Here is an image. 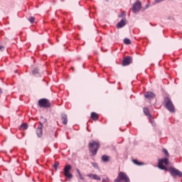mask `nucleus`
Masks as SVG:
<instances>
[{
	"instance_id": "obj_7",
	"label": "nucleus",
	"mask_w": 182,
	"mask_h": 182,
	"mask_svg": "<svg viewBox=\"0 0 182 182\" xmlns=\"http://www.w3.org/2000/svg\"><path fill=\"white\" fill-rule=\"evenodd\" d=\"M38 106L46 108L50 107V102H49V100L43 98L38 100Z\"/></svg>"
},
{
	"instance_id": "obj_31",
	"label": "nucleus",
	"mask_w": 182,
	"mask_h": 182,
	"mask_svg": "<svg viewBox=\"0 0 182 182\" xmlns=\"http://www.w3.org/2000/svg\"><path fill=\"white\" fill-rule=\"evenodd\" d=\"M124 15H126V12L123 11V12H122V15L121 16H124Z\"/></svg>"
},
{
	"instance_id": "obj_4",
	"label": "nucleus",
	"mask_w": 182,
	"mask_h": 182,
	"mask_svg": "<svg viewBox=\"0 0 182 182\" xmlns=\"http://www.w3.org/2000/svg\"><path fill=\"white\" fill-rule=\"evenodd\" d=\"M129 182L130 178H129V176H127V174L124 172H119L118 173L117 178L114 180V182Z\"/></svg>"
},
{
	"instance_id": "obj_33",
	"label": "nucleus",
	"mask_w": 182,
	"mask_h": 182,
	"mask_svg": "<svg viewBox=\"0 0 182 182\" xmlns=\"http://www.w3.org/2000/svg\"><path fill=\"white\" fill-rule=\"evenodd\" d=\"M106 2H109V0H105Z\"/></svg>"
},
{
	"instance_id": "obj_32",
	"label": "nucleus",
	"mask_w": 182,
	"mask_h": 182,
	"mask_svg": "<svg viewBox=\"0 0 182 182\" xmlns=\"http://www.w3.org/2000/svg\"><path fill=\"white\" fill-rule=\"evenodd\" d=\"M0 93H2V89L0 88Z\"/></svg>"
},
{
	"instance_id": "obj_11",
	"label": "nucleus",
	"mask_w": 182,
	"mask_h": 182,
	"mask_svg": "<svg viewBox=\"0 0 182 182\" xmlns=\"http://www.w3.org/2000/svg\"><path fill=\"white\" fill-rule=\"evenodd\" d=\"M144 97L146 99H149V100H151V99H154L155 95L154 93L151 92H147L145 95Z\"/></svg>"
},
{
	"instance_id": "obj_8",
	"label": "nucleus",
	"mask_w": 182,
	"mask_h": 182,
	"mask_svg": "<svg viewBox=\"0 0 182 182\" xmlns=\"http://www.w3.org/2000/svg\"><path fill=\"white\" fill-rule=\"evenodd\" d=\"M141 8V3L139 1H136L132 6V12L137 14Z\"/></svg>"
},
{
	"instance_id": "obj_13",
	"label": "nucleus",
	"mask_w": 182,
	"mask_h": 182,
	"mask_svg": "<svg viewBox=\"0 0 182 182\" xmlns=\"http://www.w3.org/2000/svg\"><path fill=\"white\" fill-rule=\"evenodd\" d=\"M61 120L63 124H68V115L66 114H61Z\"/></svg>"
},
{
	"instance_id": "obj_16",
	"label": "nucleus",
	"mask_w": 182,
	"mask_h": 182,
	"mask_svg": "<svg viewBox=\"0 0 182 182\" xmlns=\"http://www.w3.org/2000/svg\"><path fill=\"white\" fill-rule=\"evenodd\" d=\"M110 159V156H107V155H103L102 156V161H104L105 163H107V161H109V160Z\"/></svg>"
},
{
	"instance_id": "obj_24",
	"label": "nucleus",
	"mask_w": 182,
	"mask_h": 182,
	"mask_svg": "<svg viewBox=\"0 0 182 182\" xmlns=\"http://www.w3.org/2000/svg\"><path fill=\"white\" fill-rule=\"evenodd\" d=\"M28 21H29V22H31V23H33V22H35V17H33V16L29 17Z\"/></svg>"
},
{
	"instance_id": "obj_17",
	"label": "nucleus",
	"mask_w": 182,
	"mask_h": 182,
	"mask_svg": "<svg viewBox=\"0 0 182 182\" xmlns=\"http://www.w3.org/2000/svg\"><path fill=\"white\" fill-rule=\"evenodd\" d=\"M133 163L134 164H136V166H144V163L143 162H139V161L137 159H133Z\"/></svg>"
},
{
	"instance_id": "obj_10",
	"label": "nucleus",
	"mask_w": 182,
	"mask_h": 182,
	"mask_svg": "<svg viewBox=\"0 0 182 182\" xmlns=\"http://www.w3.org/2000/svg\"><path fill=\"white\" fill-rule=\"evenodd\" d=\"M43 127L42 122H40V126L36 129V134L38 137H42Z\"/></svg>"
},
{
	"instance_id": "obj_20",
	"label": "nucleus",
	"mask_w": 182,
	"mask_h": 182,
	"mask_svg": "<svg viewBox=\"0 0 182 182\" xmlns=\"http://www.w3.org/2000/svg\"><path fill=\"white\" fill-rule=\"evenodd\" d=\"M124 43L125 45H131L132 44V41H130V39H129V38H124Z\"/></svg>"
},
{
	"instance_id": "obj_3",
	"label": "nucleus",
	"mask_w": 182,
	"mask_h": 182,
	"mask_svg": "<svg viewBox=\"0 0 182 182\" xmlns=\"http://www.w3.org/2000/svg\"><path fill=\"white\" fill-rule=\"evenodd\" d=\"M164 164H165V166H168V164H170V161H168V159L167 158L161 159H159L158 162V167L161 170H164L165 171H167L168 168H167V167H166Z\"/></svg>"
},
{
	"instance_id": "obj_30",
	"label": "nucleus",
	"mask_w": 182,
	"mask_h": 182,
	"mask_svg": "<svg viewBox=\"0 0 182 182\" xmlns=\"http://www.w3.org/2000/svg\"><path fill=\"white\" fill-rule=\"evenodd\" d=\"M87 177H93V174L90 173L87 175Z\"/></svg>"
},
{
	"instance_id": "obj_18",
	"label": "nucleus",
	"mask_w": 182,
	"mask_h": 182,
	"mask_svg": "<svg viewBox=\"0 0 182 182\" xmlns=\"http://www.w3.org/2000/svg\"><path fill=\"white\" fill-rule=\"evenodd\" d=\"M144 113L146 114V116H151L150 115V111L149 110V108L144 107Z\"/></svg>"
},
{
	"instance_id": "obj_26",
	"label": "nucleus",
	"mask_w": 182,
	"mask_h": 182,
	"mask_svg": "<svg viewBox=\"0 0 182 182\" xmlns=\"http://www.w3.org/2000/svg\"><path fill=\"white\" fill-rule=\"evenodd\" d=\"M38 73H39V69L35 68V69L33 70V75H38Z\"/></svg>"
},
{
	"instance_id": "obj_14",
	"label": "nucleus",
	"mask_w": 182,
	"mask_h": 182,
	"mask_svg": "<svg viewBox=\"0 0 182 182\" xmlns=\"http://www.w3.org/2000/svg\"><path fill=\"white\" fill-rule=\"evenodd\" d=\"M28 124L26 123H23L19 127L18 129L19 130H28Z\"/></svg>"
},
{
	"instance_id": "obj_19",
	"label": "nucleus",
	"mask_w": 182,
	"mask_h": 182,
	"mask_svg": "<svg viewBox=\"0 0 182 182\" xmlns=\"http://www.w3.org/2000/svg\"><path fill=\"white\" fill-rule=\"evenodd\" d=\"M76 171L79 176V178H80V180H82V181L85 180V177L82 176V173H80V171L78 168L76 169Z\"/></svg>"
},
{
	"instance_id": "obj_28",
	"label": "nucleus",
	"mask_w": 182,
	"mask_h": 182,
	"mask_svg": "<svg viewBox=\"0 0 182 182\" xmlns=\"http://www.w3.org/2000/svg\"><path fill=\"white\" fill-rule=\"evenodd\" d=\"M5 50V47L4 46H0V51Z\"/></svg>"
},
{
	"instance_id": "obj_1",
	"label": "nucleus",
	"mask_w": 182,
	"mask_h": 182,
	"mask_svg": "<svg viewBox=\"0 0 182 182\" xmlns=\"http://www.w3.org/2000/svg\"><path fill=\"white\" fill-rule=\"evenodd\" d=\"M163 105L171 113L176 112V109L174 108V105L173 104V102L171 101V99H170V97H164V101H163Z\"/></svg>"
},
{
	"instance_id": "obj_27",
	"label": "nucleus",
	"mask_w": 182,
	"mask_h": 182,
	"mask_svg": "<svg viewBox=\"0 0 182 182\" xmlns=\"http://www.w3.org/2000/svg\"><path fill=\"white\" fill-rule=\"evenodd\" d=\"M164 0H155L156 4H160V2H163Z\"/></svg>"
},
{
	"instance_id": "obj_9",
	"label": "nucleus",
	"mask_w": 182,
	"mask_h": 182,
	"mask_svg": "<svg viewBox=\"0 0 182 182\" xmlns=\"http://www.w3.org/2000/svg\"><path fill=\"white\" fill-rule=\"evenodd\" d=\"M133 62V59L131 56H127L123 60H122V65L123 66H127L130 65Z\"/></svg>"
},
{
	"instance_id": "obj_15",
	"label": "nucleus",
	"mask_w": 182,
	"mask_h": 182,
	"mask_svg": "<svg viewBox=\"0 0 182 182\" xmlns=\"http://www.w3.org/2000/svg\"><path fill=\"white\" fill-rule=\"evenodd\" d=\"M91 118L92 119V120L96 121L99 119V115L96 112H92Z\"/></svg>"
},
{
	"instance_id": "obj_2",
	"label": "nucleus",
	"mask_w": 182,
	"mask_h": 182,
	"mask_svg": "<svg viewBox=\"0 0 182 182\" xmlns=\"http://www.w3.org/2000/svg\"><path fill=\"white\" fill-rule=\"evenodd\" d=\"M89 151L92 153V156H96L97 151L100 148V144L96 141H91L89 144Z\"/></svg>"
},
{
	"instance_id": "obj_5",
	"label": "nucleus",
	"mask_w": 182,
	"mask_h": 182,
	"mask_svg": "<svg viewBox=\"0 0 182 182\" xmlns=\"http://www.w3.org/2000/svg\"><path fill=\"white\" fill-rule=\"evenodd\" d=\"M167 171H168V173H170L171 176H172V177H173V178L174 177H179V178L182 177V172L174 167H169L168 169L167 170Z\"/></svg>"
},
{
	"instance_id": "obj_25",
	"label": "nucleus",
	"mask_w": 182,
	"mask_h": 182,
	"mask_svg": "<svg viewBox=\"0 0 182 182\" xmlns=\"http://www.w3.org/2000/svg\"><path fill=\"white\" fill-rule=\"evenodd\" d=\"M53 167L55 170H58V167H59V162L58 161L55 162Z\"/></svg>"
},
{
	"instance_id": "obj_12",
	"label": "nucleus",
	"mask_w": 182,
	"mask_h": 182,
	"mask_svg": "<svg viewBox=\"0 0 182 182\" xmlns=\"http://www.w3.org/2000/svg\"><path fill=\"white\" fill-rule=\"evenodd\" d=\"M126 18H122L117 25V28H120L126 26Z\"/></svg>"
},
{
	"instance_id": "obj_22",
	"label": "nucleus",
	"mask_w": 182,
	"mask_h": 182,
	"mask_svg": "<svg viewBox=\"0 0 182 182\" xmlns=\"http://www.w3.org/2000/svg\"><path fill=\"white\" fill-rule=\"evenodd\" d=\"M92 178L94 180H97L98 181H100V178L99 176L96 175V174H93L92 175Z\"/></svg>"
},
{
	"instance_id": "obj_21",
	"label": "nucleus",
	"mask_w": 182,
	"mask_h": 182,
	"mask_svg": "<svg viewBox=\"0 0 182 182\" xmlns=\"http://www.w3.org/2000/svg\"><path fill=\"white\" fill-rule=\"evenodd\" d=\"M41 121L39 122V123H42V126H43V123H46L48 122V119H46V118H44L43 117H41Z\"/></svg>"
},
{
	"instance_id": "obj_34",
	"label": "nucleus",
	"mask_w": 182,
	"mask_h": 182,
	"mask_svg": "<svg viewBox=\"0 0 182 182\" xmlns=\"http://www.w3.org/2000/svg\"><path fill=\"white\" fill-rule=\"evenodd\" d=\"M16 72H17V71H16V70H15V73H16Z\"/></svg>"
},
{
	"instance_id": "obj_6",
	"label": "nucleus",
	"mask_w": 182,
	"mask_h": 182,
	"mask_svg": "<svg viewBox=\"0 0 182 182\" xmlns=\"http://www.w3.org/2000/svg\"><path fill=\"white\" fill-rule=\"evenodd\" d=\"M70 170H72V166L70 164H68L64 167V176L67 178H73V175L70 173Z\"/></svg>"
},
{
	"instance_id": "obj_23",
	"label": "nucleus",
	"mask_w": 182,
	"mask_h": 182,
	"mask_svg": "<svg viewBox=\"0 0 182 182\" xmlns=\"http://www.w3.org/2000/svg\"><path fill=\"white\" fill-rule=\"evenodd\" d=\"M163 151H164L165 156H166V157H170V154H168V151H167V149H163Z\"/></svg>"
},
{
	"instance_id": "obj_29",
	"label": "nucleus",
	"mask_w": 182,
	"mask_h": 182,
	"mask_svg": "<svg viewBox=\"0 0 182 182\" xmlns=\"http://www.w3.org/2000/svg\"><path fill=\"white\" fill-rule=\"evenodd\" d=\"M92 166H93V167H95V168H97V164H96V163H92Z\"/></svg>"
}]
</instances>
